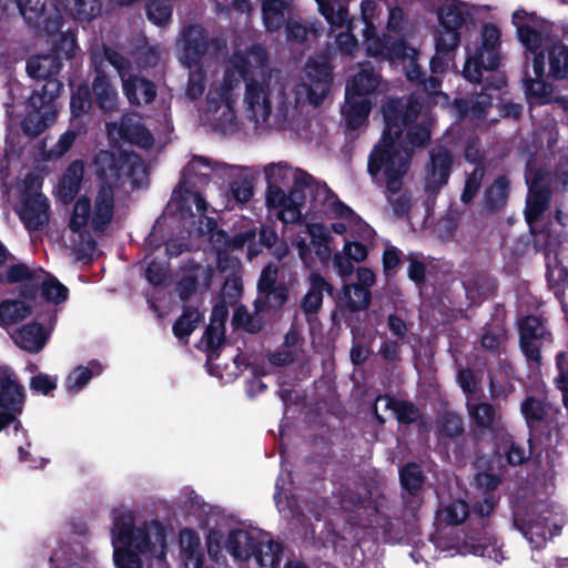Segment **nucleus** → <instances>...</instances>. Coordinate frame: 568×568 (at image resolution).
Listing matches in <instances>:
<instances>
[{"label":"nucleus","instance_id":"nucleus-1","mask_svg":"<svg viewBox=\"0 0 568 568\" xmlns=\"http://www.w3.org/2000/svg\"><path fill=\"white\" fill-rule=\"evenodd\" d=\"M267 54L257 44L239 47L232 53L222 75L211 82L201 121L221 133H233L241 129L239 101L242 82L243 114L256 133L273 129L298 132L300 105L308 102L321 104L326 98L332 81V68L324 55L310 58L294 88L295 100L285 97L287 82L281 71L267 69Z\"/></svg>","mask_w":568,"mask_h":568},{"label":"nucleus","instance_id":"nucleus-2","mask_svg":"<svg viewBox=\"0 0 568 568\" xmlns=\"http://www.w3.org/2000/svg\"><path fill=\"white\" fill-rule=\"evenodd\" d=\"M382 111L385 130L369 156L368 172L373 176L383 173L388 202L396 214H402L409 203L406 194H399L402 179L409 168L408 145L419 146L429 140L432 118L414 98H389L383 104Z\"/></svg>","mask_w":568,"mask_h":568},{"label":"nucleus","instance_id":"nucleus-3","mask_svg":"<svg viewBox=\"0 0 568 568\" xmlns=\"http://www.w3.org/2000/svg\"><path fill=\"white\" fill-rule=\"evenodd\" d=\"M100 180L93 212L87 197L74 203L69 221L68 246L78 258L90 257L95 248V236L111 222L114 212V187L129 181L132 187L148 182V171L139 155L100 151L94 160Z\"/></svg>","mask_w":568,"mask_h":568},{"label":"nucleus","instance_id":"nucleus-4","mask_svg":"<svg viewBox=\"0 0 568 568\" xmlns=\"http://www.w3.org/2000/svg\"><path fill=\"white\" fill-rule=\"evenodd\" d=\"M111 538L116 568H142V558L158 564L165 561L168 534L158 520L135 526L130 510L116 511L113 515Z\"/></svg>","mask_w":568,"mask_h":568},{"label":"nucleus","instance_id":"nucleus-5","mask_svg":"<svg viewBox=\"0 0 568 568\" xmlns=\"http://www.w3.org/2000/svg\"><path fill=\"white\" fill-rule=\"evenodd\" d=\"M511 22L525 48L527 60H531L537 78L561 80L568 75V47L550 38L549 24L534 12L518 9Z\"/></svg>","mask_w":568,"mask_h":568},{"label":"nucleus","instance_id":"nucleus-6","mask_svg":"<svg viewBox=\"0 0 568 568\" xmlns=\"http://www.w3.org/2000/svg\"><path fill=\"white\" fill-rule=\"evenodd\" d=\"M237 168L223 163L212 162L203 156H192L182 172L179 187L168 204V212L176 214L182 220L197 217L199 225L190 230V233L204 235L212 233L216 226L215 220L205 215L207 210L206 201L201 196L199 189L205 185L213 173L225 174Z\"/></svg>","mask_w":568,"mask_h":568},{"label":"nucleus","instance_id":"nucleus-7","mask_svg":"<svg viewBox=\"0 0 568 568\" xmlns=\"http://www.w3.org/2000/svg\"><path fill=\"white\" fill-rule=\"evenodd\" d=\"M424 3L426 9L436 16L438 22L433 31L435 54L429 65L433 74H442L460 44L462 27L475 21L486 7L463 0H424Z\"/></svg>","mask_w":568,"mask_h":568},{"label":"nucleus","instance_id":"nucleus-8","mask_svg":"<svg viewBox=\"0 0 568 568\" xmlns=\"http://www.w3.org/2000/svg\"><path fill=\"white\" fill-rule=\"evenodd\" d=\"M18 200L13 210L24 229L29 232L42 230L51 217V204L42 193V179L39 174L29 172L18 182Z\"/></svg>","mask_w":568,"mask_h":568},{"label":"nucleus","instance_id":"nucleus-9","mask_svg":"<svg viewBox=\"0 0 568 568\" xmlns=\"http://www.w3.org/2000/svg\"><path fill=\"white\" fill-rule=\"evenodd\" d=\"M379 84V75L369 63L359 65V71L346 84L343 115L352 129L359 128L367 119L372 103L369 94Z\"/></svg>","mask_w":568,"mask_h":568},{"label":"nucleus","instance_id":"nucleus-10","mask_svg":"<svg viewBox=\"0 0 568 568\" xmlns=\"http://www.w3.org/2000/svg\"><path fill=\"white\" fill-rule=\"evenodd\" d=\"M61 90L62 83L59 80H49L29 97L26 115L21 121V129L27 136L36 138L55 122L59 109L54 100Z\"/></svg>","mask_w":568,"mask_h":568},{"label":"nucleus","instance_id":"nucleus-11","mask_svg":"<svg viewBox=\"0 0 568 568\" xmlns=\"http://www.w3.org/2000/svg\"><path fill=\"white\" fill-rule=\"evenodd\" d=\"M21 16L30 24H34L48 33L49 40L53 44V54L62 58H70L75 50V39L73 33L60 30L61 14L51 17L50 9L43 0H14Z\"/></svg>","mask_w":568,"mask_h":568},{"label":"nucleus","instance_id":"nucleus-12","mask_svg":"<svg viewBox=\"0 0 568 568\" xmlns=\"http://www.w3.org/2000/svg\"><path fill=\"white\" fill-rule=\"evenodd\" d=\"M260 531L233 529L225 536L220 529L211 528L206 535L207 554L214 562H226V554L237 561L252 558L257 547Z\"/></svg>","mask_w":568,"mask_h":568},{"label":"nucleus","instance_id":"nucleus-13","mask_svg":"<svg viewBox=\"0 0 568 568\" xmlns=\"http://www.w3.org/2000/svg\"><path fill=\"white\" fill-rule=\"evenodd\" d=\"M318 12L327 21L328 37L335 49L345 55L353 57L358 51V40L354 34V21L348 13L351 0H315Z\"/></svg>","mask_w":568,"mask_h":568},{"label":"nucleus","instance_id":"nucleus-14","mask_svg":"<svg viewBox=\"0 0 568 568\" xmlns=\"http://www.w3.org/2000/svg\"><path fill=\"white\" fill-rule=\"evenodd\" d=\"M500 36L499 28L493 23H485L481 28L480 45L466 44V62L463 74L470 82H479L483 71H491L500 63Z\"/></svg>","mask_w":568,"mask_h":568},{"label":"nucleus","instance_id":"nucleus-15","mask_svg":"<svg viewBox=\"0 0 568 568\" xmlns=\"http://www.w3.org/2000/svg\"><path fill=\"white\" fill-rule=\"evenodd\" d=\"M315 201L323 206L326 215L338 220L331 225L334 233L339 235L348 233L353 239H373V229L355 214L349 206L341 202L327 185H317Z\"/></svg>","mask_w":568,"mask_h":568},{"label":"nucleus","instance_id":"nucleus-16","mask_svg":"<svg viewBox=\"0 0 568 568\" xmlns=\"http://www.w3.org/2000/svg\"><path fill=\"white\" fill-rule=\"evenodd\" d=\"M256 236L255 227H251L242 233L236 234L232 240L229 239L226 233L223 231L213 232L211 235V242L213 247L217 254V266L221 272H225L230 270L232 272V277L227 278L225 285H232V287L240 292L241 290V281L235 275V271L239 267V260L236 257H227V253H232L233 251L247 245V256L248 258H253L258 254V250L255 245H253V241Z\"/></svg>","mask_w":568,"mask_h":568},{"label":"nucleus","instance_id":"nucleus-17","mask_svg":"<svg viewBox=\"0 0 568 568\" xmlns=\"http://www.w3.org/2000/svg\"><path fill=\"white\" fill-rule=\"evenodd\" d=\"M106 60L119 72L122 80L123 92L130 103L135 105H144L153 101L156 90L151 81L132 75L129 72L130 63L120 53L105 50Z\"/></svg>","mask_w":568,"mask_h":568},{"label":"nucleus","instance_id":"nucleus-18","mask_svg":"<svg viewBox=\"0 0 568 568\" xmlns=\"http://www.w3.org/2000/svg\"><path fill=\"white\" fill-rule=\"evenodd\" d=\"M305 196L297 187L286 192L273 191L265 193L266 206L284 223H296L302 217V205Z\"/></svg>","mask_w":568,"mask_h":568},{"label":"nucleus","instance_id":"nucleus-19","mask_svg":"<svg viewBox=\"0 0 568 568\" xmlns=\"http://www.w3.org/2000/svg\"><path fill=\"white\" fill-rule=\"evenodd\" d=\"M106 132L110 140L114 142L125 141L141 148H149L153 144L152 134L135 114L125 115L120 122L108 123Z\"/></svg>","mask_w":568,"mask_h":568},{"label":"nucleus","instance_id":"nucleus-20","mask_svg":"<svg viewBox=\"0 0 568 568\" xmlns=\"http://www.w3.org/2000/svg\"><path fill=\"white\" fill-rule=\"evenodd\" d=\"M24 404V389L18 382L17 376L9 369L0 372V407L3 410L0 413H10L16 418L22 413ZM14 430L18 432L22 428L21 422L17 420Z\"/></svg>","mask_w":568,"mask_h":568},{"label":"nucleus","instance_id":"nucleus-21","mask_svg":"<svg viewBox=\"0 0 568 568\" xmlns=\"http://www.w3.org/2000/svg\"><path fill=\"white\" fill-rule=\"evenodd\" d=\"M263 171L267 183L266 192L300 189V186L307 185L311 181L308 174L284 163L267 164Z\"/></svg>","mask_w":568,"mask_h":568},{"label":"nucleus","instance_id":"nucleus-22","mask_svg":"<svg viewBox=\"0 0 568 568\" xmlns=\"http://www.w3.org/2000/svg\"><path fill=\"white\" fill-rule=\"evenodd\" d=\"M207 49L204 31L200 27H190L183 30L176 43L178 58L187 68L200 62Z\"/></svg>","mask_w":568,"mask_h":568},{"label":"nucleus","instance_id":"nucleus-23","mask_svg":"<svg viewBox=\"0 0 568 568\" xmlns=\"http://www.w3.org/2000/svg\"><path fill=\"white\" fill-rule=\"evenodd\" d=\"M520 346L528 359L538 362L546 328L536 316H527L519 323Z\"/></svg>","mask_w":568,"mask_h":568},{"label":"nucleus","instance_id":"nucleus-24","mask_svg":"<svg viewBox=\"0 0 568 568\" xmlns=\"http://www.w3.org/2000/svg\"><path fill=\"white\" fill-rule=\"evenodd\" d=\"M453 163L452 154L445 148L434 149L430 153V163L426 169L425 187L435 192L445 185L450 174Z\"/></svg>","mask_w":568,"mask_h":568},{"label":"nucleus","instance_id":"nucleus-25","mask_svg":"<svg viewBox=\"0 0 568 568\" xmlns=\"http://www.w3.org/2000/svg\"><path fill=\"white\" fill-rule=\"evenodd\" d=\"M526 182L529 187L525 216L527 223L532 226L537 217L546 210L549 201V193L541 185V178L536 173L527 172Z\"/></svg>","mask_w":568,"mask_h":568},{"label":"nucleus","instance_id":"nucleus-26","mask_svg":"<svg viewBox=\"0 0 568 568\" xmlns=\"http://www.w3.org/2000/svg\"><path fill=\"white\" fill-rule=\"evenodd\" d=\"M24 144V138L10 126L6 135L4 155L0 161V175L4 184H9L12 172L19 169V158Z\"/></svg>","mask_w":568,"mask_h":568},{"label":"nucleus","instance_id":"nucleus-27","mask_svg":"<svg viewBox=\"0 0 568 568\" xmlns=\"http://www.w3.org/2000/svg\"><path fill=\"white\" fill-rule=\"evenodd\" d=\"M179 541L184 568H203L205 555L200 536L185 528L180 531Z\"/></svg>","mask_w":568,"mask_h":568},{"label":"nucleus","instance_id":"nucleus-28","mask_svg":"<svg viewBox=\"0 0 568 568\" xmlns=\"http://www.w3.org/2000/svg\"><path fill=\"white\" fill-rule=\"evenodd\" d=\"M52 329L53 322H50L49 327L32 323L18 329L12 337L20 348L37 353L43 348Z\"/></svg>","mask_w":568,"mask_h":568},{"label":"nucleus","instance_id":"nucleus-29","mask_svg":"<svg viewBox=\"0 0 568 568\" xmlns=\"http://www.w3.org/2000/svg\"><path fill=\"white\" fill-rule=\"evenodd\" d=\"M60 69L59 57L53 53L34 55L27 62L28 74L33 79L45 81L44 83L49 80H57L54 75L59 73Z\"/></svg>","mask_w":568,"mask_h":568},{"label":"nucleus","instance_id":"nucleus-30","mask_svg":"<svg viewBox=\"0 0 568 568\" xmlns=\"http://www.w3.org/2000/svg\"><path fill=\"white\" fill-rule=\"evenodd\" d=\"M51 7L55 14H61V10L73 17L81 19H91L99 13L100 3L98 0H53Z\"/></svg>","mask_w":568,"mask_h":568},{"label":"nucleus","instance_id":"nucleus-31","mask_svg":"<svg viewBox=\"0 0 568 568\" xmlns=\"http://www.w3.org/2000/svg\"><path fill=\"white\" fill-rule=\"evenodd\" d=\"M93 93L101 110L110 112L116 109L119 95L116 89L110 83L106 75L98 71L93 81Z\"/></svg>","mask_w":568,"mask_h":568},{"label":"nucleus","instance_id":"nucleus-32","mask_svg":"<svg viewBox=\"0 0 568 568\" xmlns=\"http://www.w3.org/2000/svg\"><path fill=\"white\" fill-rule=\"evenodd\" d=\"M213 277V270L209 265H196L191 274L179 283V293L187 298L197 287L207 288Z\"/></svg>","mask_w":568,"mask_h":568},{"label":"nucleus","instance_id":"nucleus-33","mask_svg":"<svg viewBox=\"0 0 568 568\" xmlns=\"http://www.w3.org/2000/svg\"><path fill=\"white\" fill-rule=\"evenodd\" d=\"M281 552L280 544L260 531L257 547L252 556L255 558L256 564L261 567L276 568L281 559Z\"/></svg>","mask_w":568,"mask_h":568},{"label":"nucleus","instance_id":"nucleus-34","mask_svg":"<svg viewBox=\"0 0 568 568\" xmlns=\"http://www.w3.org/2000/svg\"><path fill=\"white\" fill-rule=\"evenodd\" d=\"M490 100L487 93H480L470 100H457L456 109L459 118L469 119L470 121L484 119L490 105Z\"/></svg>","mask_w":568,"mask_h":568},{"label":"nucleus","instance_id":"nucleus-35","mask_svg":"<svg viewBox=\"0 0 568 568\" xmlns=\"http://www.w3.org/2000/svg\"><path fill=\"white\" fill-rule=\"evenodd\" d=\"M478 398H468L467 408L470 418L475 425L481 429H496L498 427V417L491 405L478 403Z\"/></svg>","mask_w":568,"mask_h":568},{"label":"nucleus","instance_id":"nucleus-36","mask_svg":"<svg viewBox=\"0 0 568 568\" xmlns=\"http://www.w3.org/2000/svg\"><path fill=\"white\" fill-rule=\"evenodd\" d=\"M83 172L84 165L81 161H75L68 168L59 187V196L63 202L71 201L79 192Z\"/></svg>","mask_w":568,"mask_h":568},{"label":"nucleus","instance_id":"nucleus-37","mask_svg":"<svg viewBox=\"0 0 568 568\" xmlns=\"http://www.w3.org/2000/svg\"><path fill=\"white\" fill-rule=\"evenodd\" d=\"M371 302V293L367 288L355 284H345L339 297V305L349 311H363Z\"/></svg>","mask_w":568,"mask_h":568},{"label":"nucleus","instance_id":"nucleus-38","mask_svg":"<svg viewBox=\"0 0 568 568\" xmlns=\"http://www.w3.org/2000/svg\"><path fill=\"white\" fill-rule=\"evenodd\" d=\"M103 366L99 362H90L85 366L75 367L67 377L65 388L69 393L81 390L93 376L102 373Z\"/></svg>","mask_w":568,"mask_h":568},{"label":"nucleus","instance_id":"nucleus-39","mask_svg":"<svg viewBox=\"0 0 568 568\" xmlns=\"http://www.w3.org/2000/svg\"><path fill=\"white\" fill-rule=\"evenodd\" d=\"M310 290L304 296L302 306L306 313L317 312L323 303V292L328 291L326 281L317 273H312L308 277Z\"/></svg>","mask_w":568,"mask_h":568},{"label":"nucleus","instance_id":"nucleus-40","mask_svg":"<svg viewBox=\"0 0 568 568\" xmlns=\"http://www.w3.org/2000/svg\"><path fill=\"white\" fill-rule=\"evenodd\" d=\"M288 3L283 0H265L262 3L263 23L270 31L278 30L285 22Z\"/></svg>","mask_w":568,"mask_h":568},{"label":"nucleus","instance_id":"nucleus-41","mask_svg":"<svg viewBox=\"0 0 568 568\" xmlns=\"http://www.w3.org/2000/svg\"><path fill=\"white\" fill-rule=\"evenodd\" d=\"M463 555L474 554L481 557H487L496 562L503 559L500 547L497 545V540L493 536L485 535L483 540L477 544L473 539L467 540L460 550Z\"/></svg>","mask_w":568,"mask_h":568},{"label":"nucleus","instance_id":"nucleus-42","mask_svg":"<svg viewBox=\"0 0 568 568\" xmlns=\"http://www.w3.org/2000/svg\"><path fill=\"white\" fill-rule=\"evenodd\" d=\"M30 314L29 306L22 301H4L0 304V325L8 326L24 320Z\"/></svg>","mask_w":568,"mask_h":568},{"label":"nucleus","instance_id":"nucleus-43","mask_svg":"<svg viewBox=\"0 0 568 568\" xmlns=\"http://www.w3.org/2000/svg\"><path fill=\"white\" fill-rule=\"evenodd\" d=\"M544 79L536 77L534 80L529 78L525 80V91L530 103L545 104L550 101L552 87Z\"/></svg>","mask_w":568,"mask_h":568},{"label":"nucleus","instance_id":"nucleus-44","mask_svg":"<svg viewBox=\"0 0 568 568\" xmlns=\"http://www.w3.org/2000/svg\"><path fill=\"white\" fill-rule=\"evenodd\" d=\"M363 39L366 53L371 57L389 58L388 41L376 33V28H364Z\"/></svg>","mask_w":568,"mask_h":568},{"label":"nucleus","instance_id":"nucleus-45","mask_svg":"<svg viewBox=\"0 0 568 568\" xmlns=\"http://www.w3.org/2000/svg\"><path fill=\"white\" fill-rule=\"evenodd\" d=\"M508 181L505 178H498L486 191V204L491 210L500 209L505 205L508 197Z\"/></svg>","mask_w":568,"mask_h":568},{"label":"nucleus","instance_id":"nucleus-46","mask_svg":"<svg viewBox=\"0 0 568 568\" xmlns=\"http://www.w3.org/2000/svg\"><path fill=\"white\" fill-rule=\"evenodd\" d=\"M202 316L197 310H186L175 322L173 332L180 339H186L200 323Z\"/></svg>","mask_w":568,"mask_h":568},{"label":"nucleus","instance_id":"nucleus-47","mask_svg":"<svg viewBox=\"0 0 568 568\" xmlns=\"http://www.w3.org/2000/svg\"><path fill=\"white\" fill-rule=\"evenodd\" d=\"M91 97L87 84H81L72 92L70 111L72 118H80L88 113L91 108Z\"/></svg>","mask_w":568,"mask_h":568},{"label":"nucleus","instance_id":"nucleus-48","mask_svg":"<svg viewBox=\"0 0 568 568\" xmlns=\"http://www.w3.org/2000/svg\"><path fill=\"white\" fill-rule=\"evenodd\" d=\"M290 484V474L281 473L276 480V493H275V503L278 508V511L283 516H288L293 513L292 510V503L288 499V488L287 485Z\"/></svg>","mask_w":568,"mask_h":568},{"label":"nucleus","instance_id":"nucleus-49","mask_svg":"<svg viewBox=\"0 0 568 568\" xmlns=\"http://www.w3.org/2000/svg\"><path fill=\"white\" fill-rule=\"evenodd\" d=\"M468 511V505L465 501L456 500L439 510L438 517L447 524L458 525L466 519Z\"/></svg>","mask_w":568,"mask_h":568},{"label":"nucleus","instance_id":"nucleus-50","mask_svg":"<svg viewBox=\"0 0 568 568\" xmlns=\"http://www.w3.org/2000/svg\"><path fill=\"white\" fill-rule=\"evenodd\" d=\"M148 17L155 24L166 23L172 14V7L169 0H153L148 4Z\"/></svg>","mask_w":568,"mask_h":568},{"label":"nucleus","instance_id":"nucleus-51","mask_svg":"<svg viewBox=\"0 0 568 568\" xmlns=\"http://www.w3.org/2000/svg\"><path fill=\"white\" fill-rule=\"evenodd\" d=\"M556 534L557 531L551 532L550 530H547L544 521L529 523L524 529L525 537L535 548L541 547L547 541L548 536L551 537Z\"/></svg>","mask_w":568,"mask_h":568},{"label":"nucleus","instance_id":"nucleus-52","mask_svg":"<svg viewBox=\"0 0 568 568\" xmlns=\"http://www.w3.org/2000/svg\"><path fill=\"white\" fill-rule=\"evenodd\" d=\"M399 476L403 487L409 491L419 489L423 484L422 471L415 464H410L402 468Z\"/></svg>","mask_w":568,"mask_h":568},{"label":"nucleus","instance_id":"nucleus-53","mask_svg":"<svg viewBox=\"0 0 568 568\" xmlns=\"http://www.w3.org/2000/svg\"><path fill=\"white\" fill-rule=\"evenodd\" d=\"M483 178L484 169L480 165H476L465 183L464 192L462 194V201L464 203H468L471 201V199L477 193L480 186Z\"/></svg>","mask_w":568,"mask_h":568},{"label":"nucleus","instance_id":"nucleus-54","mask_svg":"<svg viewBox=\"0 0 568 568\" xmlns=\"http://www.w3.org/2000/svg\"><path fill=\"white\" fill-rule=\"evenodd\" d=\"M205 74L202 69L192 70L186 85V95L193 100L202 97L205 90Z\"/></svg>","mask_w":568,"mask_h":568},{"label":"nucleus","instance_id":"nucleus-55","mask_svg":"<svg viewBox=\"0 0 568 568\" xmlns=\"http://www.w3.org/2000/svg\"><path fill=\"white\" fill-rule=\"evenodd\" d=\"M361 241L362 239H354V240H345L344 246H343V254L352 260L353 262H363L367 255H368V248L365 244H363Z\"/></svg>","mask_w":568,"mask_h":568},{"label":"nucleus","instance_id":"nucleus-56","mask_svg":"<svg viewBox=\"0 0 568 568\" xmlns=\"http://www.w3.org/2000/svg\"><path fill=\"white\" fill-rule=\"evenodd\" d=\"M521 413L528 424L534 420H540L545 414V405L540 399L529 397L523 403Z\"/></svg>","mask_w":568,"mask_h":568},{"label":"nucleus","instance_id":"nucleus-57","mask_svg":"<svg viewBox=\"0 0 568 568\" xmlns=\"http://www.w3.org/2000/svg\"><path fill=\"white\" fill-rule=\"evenodd\" d=\"M398 403V399L392 398L389 396H379L374 405L376 417L381 422H385L387 417H393Z\"/></svg>","mask_w":568,"mask_h":568},{"label":"nucleus","instance_id":"nucleus-58","mask_svg":"<svg viewBox=\"0 0 568 568\" xmlns=\"http://www.w3.org/2000/svg\"><path fill=\"white\" fill-rule=\"evenodd\" d=\"M77 136L78 132L75 130H68L64 133H62L57 143L51 148L49 152L50 156H63L71 149Z\"/></svg>","mask_w":568,"mask_h":568},{"label":"nucleus","instance_id":"nucleus-59","mask_svg":"<svg viewBox=\"0 0 568 568\" xmlns=\"http://www.w3.org/2000/svg\"><path fill=\"white\" fill-rule=\"evenodd\" d=\"M387 30L397 36H405L406 21L404 12L399 8H392L388 12Z\"/></svg>","mask_w":568,"mask_h":568},{"label":"nucleus","instance_id":"nucleus-60","mask_svg":"<svg viewBox=\"0 0 568 568\" xmlns=\"http://www.w3.org/2000/svg\"><path fill=\"white\" fill-rule=\"evenodd\" d=\"M458 383L463 389V392L467 395L468 398H477L478 386L477 381L473 372L468 369H463L458 374Z\"/></svg>","mask_w":568,"mask_h":568},{"label":"nucleus","instance_id":"nucleus-61","mask_svg":"<svg viewBox=\"0 0 568 568\" xmlns=\"http://www.w3.org/2000/svg\"><path fill=\"white\" fill-rule=\"evenodd\" d=\"M253 195V186L247 181L235 182L230 191V196L236 203H246Z\"/></svg>","mask_w":568,"mask_h":568},{"label":"nucleus","instance_id":"nucleus-62","mask_svg":"<svg viewBox=\"0 0 568 568\" xmlns=\"http://www.w3.org/2000/svg\"><path fill=\"white\" fill-rule=\"evenodd\" d=\"M276 280H277V267L272 264H268L267 266H265L263 268L261 276L258 278V282H257V290H258L260 294L265 291H270L273 287H276L275 286Z\"/></svg>","mask_w":568,"mask_h":568},{"label":"nucleus","instance_id":"nucleus-63","mask_svg":"<svg viewBox=\"0 0 568 568\" xmlns=\"http://www.w3.org/2000/svg\"><path fill=\"white\" fill-rule=\"evenodd\" d=\"M266 298V304L270 308H276L282 306L287 298V288L283 285H277L276 287L271 288L270 291H265L261 293Z\"/></svg>","mask_w":568,"mask_h":568},{"label":"nucleus","instance_id":"nucleus-64","mask_svg":"<svg viewBox=\"0 0 568 568\" xmlns=\"http://www.w3.org/2000/svg\"><path fill=\"white\" fill-rule=\"evenodd\" d=\"M393 417L400 423H412L417 419L418 410L412 403L399 400Z\"/></svg>","mask_w":568,"mask_h":568}]
</instances>
